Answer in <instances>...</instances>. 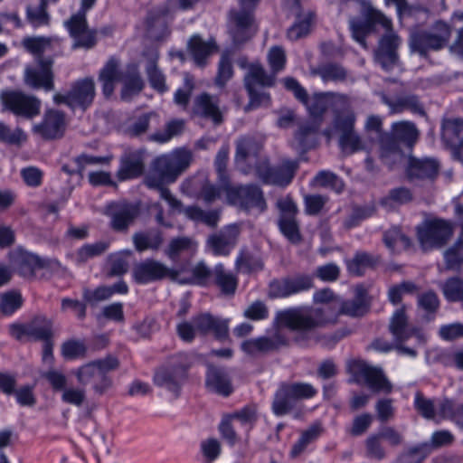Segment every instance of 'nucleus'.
Instances as JSON below:
<instances>
[{
  "instance_id": "nucleus-1",
  "label": "nucleus",
  "mask_w": 463,
  "mask_h": 463,
  "mask_svg": "<svg viewBox=\"0 0 463 463\" xmlns=\"http://www.w3.org/2000/svg\"><path fill=\"white\" fill-rule=\"evenodd\" d=\"M361 14L365 18L364 21L356 18L349 21L353 39L366 49V36L373 25H381L385 33L379 42L375 59L384 70H390L396 61V49L401 44L400 37L392 30V20L367 2L362 3Z\"/></svg>"
},
{
  "instance_id": "nucleus-2",
  "label": "nucleus",
  "mask_w": 463,
  "mask_h": 463,
  "mask_svg": "<svg viewBox=\"0 0 463 463\" xmlns=\"http://www.w3.org/2000/svg\"><path fill=\"white\" fill-rule=\"evenodd\" d=\"M316 303H330L323 307H295L278 313L279 326L288 327L298 331H309L317 327L334 323L337 317L336 308L340 300L329 288L315 292L313 297Z\"/></svg>"
},
{
  "instance_id": "nucleus-3",
  "label": "nucleus",
  "mask_w": 463,
  "mask_h": 463,
  "mask_svg": "<svg viewBox=\"0 0 463 463\" xmlns=\"http://www.w3.org/2000/svg\"><path fill=\"white\" fill-rule=\"evenodd\" d=\"M283 82L285 88L293 91L295 97L306 105L313 118L322 117L328 108H332L335 118L338 114H344L352 108L351 100L345 95L328 92L316 94L307 99L306 90L296 80L286 78Z\"/></svg>"
},
{
  "instance_id": "nucleus-4",
  "label": "nucleus",
  "mask_w": 463,
  "mask_h": 463,
  "mask_svg": "<svg viewBox=\"0 0 463 463\" xmlns=\"http://www.w3.org/2000/svg\"><path fill=\"white\" fill-rule=\"evenodd\" d=\"M180 175L170 154L158 156L153 164V169L146 175L145 184L151 189L159 191L160 197L169 205L168 214L181 211V203L165 187L174 183Z\"/></svg>"
},
{
  "instance_id": "nucleus-5",
  "label": "nucleus",
  "mask_w": 463,
  "mask_h": 463,
  "mask_svg": "<svg viewBox=\"0 0 463 463\" xmlns=\"http://www.w3.org/2000/svg\"><path fill=\"white\" fill-rule=\"evenodd\" d=\"M419 137L416 126L411 121L394 122L391 128V133L381 136L379 147L380 158L389 167H393L402 159V153L398 142L411 146Z\"/></svg>"
},
{
  "instance_id": "nucleus-6",
  "label": "nucleus",
  "mask_w": 463,
  "mask_h": 463,
  "mask_svg": "<svg viewBox=\"0 0 463 463\" xmlns=\"http://www.w3.org/2000/svg\"><path fill=\"white\" fill-rule=\"evenodd\" d=\"M390 331L393 336L395 348L404 355L415 357L416 348L425 342L424 335L408 324L404 308L397 309L390 322Z\"/></svg>"
},
{
  "instance_id": "nucleus-7",
  "label": "nucleus",
  "mask_w": 463,
  "mask_h": 463,
  "mask_svg": "<svg viewBox=\"0 0 463 463\" xmlns=\"http://www.w3.org/2000/svg\"><path fill=\"white\" fill-rule=\"evenodd\" d=\"M355 121L353 108L333 118V128L339 134V147L345 155L369 149L367 142L354 130Z\"/></svg>"
},
{
  "instance_id": "nucleus-8",
  "label": "nucleus",
  "mask_w": 463,
  "mask_h": 463,
  "mask_svg": "<svg viewBox=\"0 0 463 463\" xmlns=\"http://www.w3.org/2000/svg\"><path fill=\"white\" fill-rule=\"evenodd\" d=\"M452 28L446 23L439 21L428 30L411 37V47L421 56L430 52H438L445 48L451 37Z\"/></svg>"
},
{
  "instance_id": "nucleus-9",
  "label": "nucleus",
  "mask_w": 463,
  "mask_h": 463,
  "mask_svg": "<svg viewBox=\"0 0 463 463\" xmlns=\"http://www.w3.org/2000/svg\"><path fill=\"white\" fill-rule=\"evenodd\" d=\"M258 419L255 405L245 406L230 415L225 416L219 426L222 437L231 445L234 446L239 441L236 428H241L246 433L253 428Z\"/></svg>"
},
{
  "instance_id": "nucleus-10",
  "label": "nucleus",
  "mask_w": 463,
  "mask_h": 463,
  "mask_svg": "<svg viewBox=\"0 0 463 463\" xmlns=\"http://www.w3.org/2000/svg\"><path fill=\"white\" fill-rule=\"evenodd\" d=\"M241 9L230 14V33L235 43H241L255 33L251 10L258 0H238Z\"/></svg>"
},
{
  "instance_id": "nucleus-11",
  "label": "nucleus",
  "mask_w": 463,
  "mask_h": 463,
  "mask_svg": "<svg viewBox=\"0 0 463 463\" xmlns=\"http://www.w3.org/2000/svg\"><path fill=\"white\" fill-rule=\"evenodd\" d=\"M454 225L443 219L426 222L418 228V239L423 250L439 248L452 237Z\"/></svg>"
},
{
  "instance_id": "nucleus-12",
  "label": "nucleus",
  "mask_w": 463,
  "mask_h": 463,
  "mask_svg": "<svg viewBox=\"0 0 463 463\" xmlns=\"http://www.w3.org/2000/svg\"><path fill=\"white\" fill-rule=\"evenodd\" d=\"M227 201L231 204L238 205L245 210H256L261 213L266 208L262 192L256 185L233 186L225 184L222 186Z\"/></svg>"
},
{
  "instance_id": "nucleus-13",
  "label": "nucleus",
  "mask_w": 463,
  "mask_h": 463,
  "mask_svg": "<svg viewBox=\"0 0 463 463\" xmlns=\"http://www.w3.org/2000/svg\"><path fill=\"white\" fill-rule=\"evenodd\" d=\"M250 102V106L256 108L261 105H269V96L264 91H259L260 87L271 86L274 78L269 75L260 63H251L244 78Z\"/></svg>"
},
{
  "instance_id": "nucleus-14",
  "label": "nucleus",
  "mask_w": 463,
  "mask_h": 463,
  "mask_svg": "<svg viewBox=\"0 0 463 463\" xmlns=\"http://www.w3.org/2000/svg\"><path fill=\"white\" fill-rule=\"evenodd\" d=\"M184 355L173 359L166 366L161 367L154 376L155 383L177 396L181 385L185 379L187 364L184 363Z\"/></svg>"
},
{
  "instance_id": "nucleus-15",
  "label": "nucleus",
  "mask_w": 463,
  "mask_h": 463,
  "mask_svg": "<svg viewBox=\"0 0 463 463\" xmlns=\"http://www.w3.org/2000/svg\"><path fill=\"white\" fill-rule=\"evenodd\" d=\"M96 0H81L80 11L65 22L71 36L75 40V46L90 48L95 43V33L87 26L85 13L95 4Z\"/></svg>"
},
{
  "instance_id": "nucleus-16",
  "label": "nucleus",
  "mask_w": 463,
  "mask_h": 463,
  "mask_svg": "<svg viewBox=\"0 0 463 463\" xmlns=\"http://www.w3.org/2000/svg\"><path fill=\"white\" fill-rule=\"evenodd\" d=\"M5 107L14 115L33 118L40 114L41 100L22 91H6L1 95Z\"/></svg>"
},
{
  "instance_id": "nucleus-17",
  "label": "nucleus",
  "mask_w": 463,
  "mask_h": 463,
  "mask_svg": "<svg viewBox=\"0 0 463 463\" xmlns=\"http://www.w3.org/2000/svg\"><path fill=\"white\" fill-rule=\"evenodd\" d=\"M95 97V84L92 79H84L77 81L66 94H55L54 102L57 104L64 103L69 107L81 108L85 109L89 107Z\"/></svg>"
},
{
  "instance_id": "nucleus-18",
  "label": "nucleus",
  "mask_w": 463,
  "mask_h": 463,
  "mask_svg": "<svg viewBox=\"0 0 463 463\" xmlns=\"http://www.w3.org/2000/svg\"><path fill=\"white\" fill-rule=\"evenodd\" d=\"M298 167L297 161L286 160L278 168H270L266 161L256 166V174L266 184L288 185L293 179Z\"/></svg>"
},
{
  "instance_id": "nucleus-19",
  "label": "nucleus",
  "mask_w": 463,
  "mask_h": 463,
  "mask_svg": "<svg viewBox=\"0 0 463 463\" xmlns=\"http://www.w3.org/2000/svg\"><path fill=\"white\" fill-rule=\"evenodd\" d=\"M51 59H39L35 64L24 70V82L33 89H43L46 91L53 89V74Z\"/></svg>"
},
{
  "instance_id": "nucleus-20",
  "label": "nucleus",
  "mask_w": 463,
  "mask_h": 463,
  "mask_svg": "<svg viewBox=\"0 0 463 463\" xmlns=\"http://www.w3.org/2000/svg\"><path fill=\"white\" fill-rule=\"evenodd\" d=\"M52 322L45 317H36L30 323L24 325H12L10 334L13 337L23 340H50L52 335Z\"/></svg>"
},
{
  "instance_id": "nucleus-21",
  "label": "nucleus",
  "mask_w": 463,
  "mask_h": 463,
  "mask_svg": "<svg viewBox=\"0 0 463 463\" xmlns=\"http://www.w3.org/2000/svg\"><path fill=\"white\" fill-rule=\"evenodd\" d=\"M176 273L163 263L155 260H146L136 264L133 268V278L139 284H148L163 279H172Z\"/></svg>"
},
{
  "instance_id": "nucleus-22",
  "label": "nucleus",
  "mask_w": 463,
  "mask_h": 463,
  "mask_svg": "<svg viewBox=\"0 0 463 463\" xmlns=\"http://www.w3.org/2000/svg\"><path fill=\"white\" fill-rule=\"evenodd\" d=\"M138 203L126 202L112 203L108 205L106 214L111 220V227L116 231H124L138 216Z\"/></svg>"
},
{
  "instance_id": "nucleus-23",
  "label": "nucleus",
  "mask_w": 463,
  "mask_h": 463,
  "mask_svg": "<svg viewBox=\"0 0 463 463\" xmlns=\"http://www.w3.org/2000/svg\"><path fill=\"white\" fill-rule=\"evenodd\" d=\"M313 287L308 276H298L274 280L269 284V296L272 298H288L291 295L307 290Z\"/></svg>"
},
{
  "instance_id": "nucleus-24",
  "label": "nucleus",
  "mask_w": 463,
  "mask_h": 463,
  "mask_svg": "<svg viewBox=\"0 0 463 463\" xmlns=\"http://www.w3.org/2000/svg\"><path fill=\"white\" fill-rule=\"evenodd\" d=\"M239 234V225H228L218 233L211 235L207 240V245L214 255L227 256L235 247Z\"/></svg>"
},
{
  "instance_id": "nucleus-25",
  "label": "nucleus",
  "mask_w": 463,
  "mask_h": 463,
  "mask_svg": "<svg viewBox=\"0 0 463 463\" xmlns=\"http://www.w3.org/2000/svg\"><path fill=\"white\" fill-rule=\"evenodd\" d=\"M352 371L358 379L363 380L373 391L385 392L391 391V384L380 369L372 367L364 362H356L354 364Z\"/></svg>"
},
{
  "instance_id": "nucleus-26",
  "label": "nucleus",
  "mask_w": 463,
  "mask_h": 463,
  "mask_svg": "<svg viewBox=\"0 0 463 463\" xmlns=\"http://www.w3.org/2000/svg\"><path fill=\"white\" fill-rule=\"evenodd\" d=\"M33 130L46 139L60 137L65 130L64 115L54 109L47 110L43 121L34 125Z\"/></svg>"
},
{
  "instance_id": "nucleus-27",
  "label": "nucleus",
  "mask_w": 463,
  "mask_h": 463,
  "mask_svg": "<svg viewBox=\"0 0 463 463\" xmlns=\"http://www.w3.org/2000/svg\"><path fill=\"white\" fill-rule=\"evenodd\" d=\"M272 411L277 416L292 414L294 418L300 417L302 413L301 404L291 395L286 383H281L275 393Z\"/></svg>"
},
{
  "instance_id": "nucleus-28",
  "label": "nucleus",
  "mask_w": 463,
  "mask_h": 463,
  "mask_svg": "<svg viewBox=\"0 0 463 463\" xmlns=\"http://www.w3.org/2000/svg\"><path fill=\"white\" fill-rule=\"evenodd\" d=\"M192 111L194 115L210 118L214 124L222 121L218 99L207 93H202L194 99Z\"/></svg>"
},
{
  "instance_id": "nucleus-29",
  "label": "nucleus",
  "mask_w": 463,
  "mask_h": 463,
  "mask_svg": "<svg viewBox=\"0 0 463 463\" xmlns=\"http://www.w3.org/2000/svg\"><path fill=\"white\" fill-rule=\"evenodd\" d=\"M228 320L213 317L210 314H201L193 318L197 333L205 335L213 332L219 340H223L228 336L229 325Z\"/></svg>"
},
{
  "instance_id": "nucleus-30",
  "label": "nucleus",
  "mask_w": 463,
  "mask_h": 463,
  "mask_svg": "<svg viewBox=\"0 0 463 463\" xmlns=\"http://www.w3.org/2000/svg\"><path fill=\"white\" fill-rule=\"evenodd\" d=\"M144 160L145 152L143 150L127 153L121 159L118 171V179L124 181L141 175L144 171Z\"/></svg>"
},
{
  "instance_id": "nucleus-31",
  "label": "nucleus",
  "mask_w": 463,
  "mask_h": 463,
  "mask_svg": "<svg viewBox=\"0 0 463 463\" xmlns=\"http://www.w3.org/2000/svg\"><path fill=\"white\" fill-rule=\"evenodd\" d=\"M123 73L124 71H120V62L116 58H110L102 67L99 74V80L106 97L112 95L117 83L122 80Z\"/></svg>"
},
{
  "instance_id": "nucleus-32",
  "label": "nucleus",
  "mask_w": 463,
  "mask_h": 463,
  "mask_svg": "<svg viewBox=\"0 0 463 463\" xmlns=\"http://www.w3.org/2000/svg\"><path fill=\"white\" fill-rule=\"evenodd\" d=\"M439 171V164L431 158L410 157L407 174L411 179H432Z\"/></svg>"
},
{
  "instance_id": "nucleus-33",
  "label": "nucleus",
  "mask_w": 463,
  "mask_h": 463,
  "mask_svg": "<svg viewBox=\"0 0 463 463\" xmlns=\"http://www.w3.org/2000/svg\"><path fill=\"white\" fill-rule=\"evenodd\" d=\"M456 213L461 227V234L454 246L444 253L448 269L454 270L463 269V205L456 207Z\"/></svg>"
},
{
  "instance_id": "nucleus-34",
  "label": "nucleus",
  "mask_w": 463,
  "mask_h": 463,
  "mask_svg": "<svg viewBox=\"0 0 463 463\" xmlns=\"http://www.w3.org/2000/svg\"><path fill=\"white\" fill-rule=\"evenodd\" d=\"M10 261L13 266L19 269V271L24 275H32L33 271L42 267L41 260L23 250L22 248H16L9 253Z\"/></svg>"
},
{
  "instance_id": "nucleus-35",
  "label": "nucleus",
  "mask_w": 463,
  "mask_h": 463,
  "mask_svg": "<svg viewBox=\"0 0 463 463\" xmlns=\"http://www.w3.org/2000/svg\"><path fill=\"white\" fill-rule=\"evenodd\" d=\"M123 88L121 90V98L124 100H129L133 96L138 94L143 87L144 82L139 75L138 66L137 64H129L122 75Z\"/></svg>"
},
{
  "instance_id": "nucleus-36",
  "label": "nucleus",
  "mask_w": 463,
  "mask_h": 463,
  "mask_svg": "<svg viewBox=\"0 0 463 463\" xmlns=\"http://www.w3.org/2000/svg\"><path fill=\"white\" fill-rule=\"evenodd\" d=\"M225 184L229 183L226 180H221L220 187L216 188L214 185L211 184L203 175H199L188 182V185L191 190L195 192L199 189L198 196L208 203H213L219 198L221 192L225 193L222 189V186Z\"/></svg>"
},
{
  "instance_id": "nucleus-37",
  "label": "nucleus",
  "mask_w": 463,
  "mask_h": 463,
  "mask_svg": "<svg viewBox=\"0 0 463 463\" xmlns=\"http://www.w3.org/2000/svg\"><path fill=\"white\" fill-rule=\"evenodd\" d=\"M188 51L196 65L203 66L209 56L217 52V46L213 41H203L198 35H194L188 43Z\"/></svg>"
},
{
  "instance_id": "nucleus-38",
  "label": "nucleus",
  "mask_w": 463,
  "mask_h": 463,
  "mask_svg": "<svg viewBox=\"0 0 463 463\" xmlns=\"http://www.w3.org/2000/svg\"><path fill=\"white\" fill-rule=\"evenodd\" d=\"M146 59V71L151 86L160 91L164 92L167 90L165 84V76L158 70L156 61L158 60V52L156 49H150L144 53Z\"/></svg>"
},
{
  "instance_id": "nucleus-39",
  "label": "nucleus",
  "mask_w": 463,
  "mask_h": 463,
  "mask_svg": "<svg viewBox=\"0 0 463 463\" xmlns=\"http://www.w3.org/2000/svg\"><path fill=\"white\" fill-rule=\"evenodd\" d=\"M262 143L253 137H243L237 142L236 162L251 164L261 149Z\"/></svg>"
},
{
  "instance_id": "nucleus-40",
  "label": "nucleus",
  "mask_w": 463,
  "mask_h": 463,
  "mask_svg": "<svg viewBox=\"0 0 463 463\" xmlns=\"http://www.w3.org/2000/svg\"><path fill=\"white\" fill-rule=\"evenodd\" d=\"M367 307L366 292L362 287H358L355 289V297L354 299L345 302L340 301L339 311L337 313L351 317L363 316L366 312Z\"/></svg>"
},
{
  "instance_id": "nucleus-41",
  "label": "nucleus",
  "mask_w": 463,
  "mask_h": 463,
  "mask_svg": "<svg viewBox=\"0 0 463 463\" xmlns=\"http://www.w3.org/2000/svg\"><path fill=\"white\" fill-rule=\"evenodd\" d=\"M206 386L210 391L222 395H229L232 392V387L226 374L216 368H210L206 376Z\"/></svg>"
},
{
  "instance_id": "nucleus-42",
  "label": "nucleus",
  "mask_w": 463,
  "mask_h": 463,
  "mask_svg": "<svg viewBox=\"0 0 463 463\" xmlns=\"http://www.w3.org/2000/svg\"><path fill=\"white\" fill-rule=\"evenodd\" d=\"M197 250V243L191 238L180 237L173 239L166 250V254L171 260H176L182 255H193Z\"/></svg>"
},
{
  "instance_id": "nucleus-43",
  "label": "nucleus",
  "mask_w": 463,
  "mask_h": 463,
  "mask_svg": "<svg viewBox=\"0 0 463 463\" xmlns=\"http://www.w3.org/2000/svg\"><path fill=\"white\" fill-rule=\"evenodd\" d=\"M442 137L452 146L463 142V121L459 118L445 119L442 123Z\"/></svg>"
},
{
  "instance_id": "nucleus-44",
  "label": "nucleus",
  "mask_w": 463,
  "mask_h": 463,
  "mask_svg": "<svg viewBox=\"0 0 463 463\" xmlns=\"http://www.w3.org/2000/svg\"><path fill=\"white\" fill-rule=\"evenodd\" d=\"M315 21V14L308 11L298 15L295 24L288 30V37L296 41L308 34Z\"/></svg>"
},
{
  "instance_id": "nucleus-45",
  "label": "nucleus",
  "mask_w": 463,
  "mask_h": 463,
  "mask_svg": "<svg viewBox=\"0 0 463 463\" xmlns=\"http://www.w3.org/2000/svg\"><path fill=\"white\" fill-rule=\"evenodd\" d=\"M383 101L389 106L391 113L392 114L400 113L406 109L414 112L421 111V106L415 96H404L395 100H391L383 96Z\"/></svg>"
},
{
  "instance_id": "nucleus-46",
  "label": "nucleus",
  "mask_w": 463,
  "mask_h": 463,
  "mask_svg": "<svg viewBox=\"0 0 463 463\" xmlns=\"http://www.w3.org/2000/svg\"><path fill=\"white\" fill-rule=\"evenodd\" d=\"M184 213L190 220L201 222L211 227L216 226L220 219L218 211H203L196 206L187 207L184 210Z\"/></svg>"
},
{
  "instance_id": "nucleus-47",
  "label": "nucleus",
  "mask_w": 463,
  "mask_h": 463,
  "mask_svg": "<svg viewBox=\"0 0 463 463\" xmlns=\"http://www.w3.org/2000/svg\"><path fill=\"white\" fill-rule=\"evenodd\" d=\"M162 241L163 239L158 232H139L133 236L134 245L138 251L156 250L160 247Z\"/></svg>"
},
{
  "instance_id": "nucleus-48",
  "label": "nucleus",
  "mask_w": 463,
  "mask_h": 463,
  "mask_svg": "<svg viewBox=\"0 0 463 463\" xmlns=\"http://www.w3.org/2000/svg\"><path fill=\"white\" fill-rule=\"evenodd\" d=\"M383 241L388 249L393 252L405 250L410 247L409 238L404 236L398 228H392L384 233Z\"/></svg>"
},
{
  "instance_id": "nucleus-49",
  "label": "nucleus",
  "mask_w": 463,
  "mask_h": 463,
  "mask_svg": "<svg viewBox=\"0 0 463 463\" xmlns=\"http://www.w3.org/2000/svg\"><path fill=\"white\" fill-rule=\"evenodd\" d=\"M214 277L216 284L225 294H233L237 287L236 278L230 272H226L222 264L215 266Z\"/></svg>"
},
{
  "instance_id": "nucleus-50",
  "label": "nucleus",
  "mask_w": 463,
  "mask_h": 463,
  "mask_svg": "<svg viewBox=\"0 0 463 463\" xmlns=\"http://www.w3.org/2000/svg\"><path fill=\"white\" fill-rule=\"evenodd\" d=\"M274 343L268 337L249 339L241 344V350L250 355H255L272 350Z\"/></svg>"
},
{
  "instance_id": "nucleus-51",
  "label": "nucleus",
  "mask_w": 463,
  "mask_h": 463,
  "mask_svg": "<svg viewBox=\"0 0 463 463\" xmlns=\"http://www.w3.org/2000/svg\"><path fill=\"white\" fill-rule=\"evenodd\" d=\"M445 298L450 302L463 300V279L458 277L449 279L442 285Z\"/></svg>"
},
{
  "instance_id": "nucleus-52",
  "label": "nucleus",
  "mask_w": 463,
  "mask_h": 463,
  "mask_svg": "<svg viewBox=\"0 0 463 463\" xmlns=\"http://www.w3.org/2000/svg\"><path fill=\"white\" fill-rule=\"evenodd\" d=\"M109 248V243L98 241L93 244L82 246L76 253L75 261L79 264L86 262L88 260L102 254Z\"/></svg>"
},
{
  "instance_id": "nucleus-53",
  "label": "nucleus",
  "mask_w": 463,
  "mask_h": 463,
  "mask_svg": "<svg viewBox=\"0 0 463 463\" xmlns=\"http://www.w3.org/2000/svg\"><path fill=\"white\" fill-rule=\"evenodd\" d=\"M313 184L331 188L340 193L344 188L342 180L330 171H320L313 179Z\"/></svg>"
},
{
  "instance_id": "nucleus-54",
  "label": "nucleus",
  "mask_w": 463,
  "mask_h": 463,
  "mask_svg": "<svg viewBox=\"0 0 463 463\" xmlns=\"http://www.w3.org/2000/svg\"><path fill=\"white\" fill-rule=\"evenodd\" d=\"M463 405H456L449 400H444L437 404L436 420L451 418L459 420L463 417Z\"/></svg>"
},
{
  "instance_id": "nucleus-55",
  "label": "nucleus",
  "mask_w": 463,
  "mask_h": 463,
  "mask_svg": "<svg viewBox=\"0 0 463 463\" xmlns=\"http://www.w3.org/2000/svg\"><path fill=\"white\" fill-rule=\"evenodd\" d=\"M184 128V121L182 119H174L168 122L165 126V129L163 132H158L151 136L150 139L159 142L165 143L172 137L181 134Z\"/></svg>"
},
{
  "instance_id": "nucleus-56",
  "label": "nucleus",
  "mask_w": 463,
  "mask_h": 463,
  "mask_svg": "<svg viewBox=\"0 0 463 463\" xmlns=\"http://www.w3.org/2000/svg\"><path fill=\"white\" fill-rule=\"evenodd\" d=\"M414 406L422 417L429 420H436L437 404L432 400L424 397L420 392L415 394Z\"/></svg>"
},
{
  "instance_id": "nucleus-57",
  "label": "nucleus",
  "mask_w": 463,
  "mask_h": 463,
  "mask_svg": "<svg viewBox=\"0 0 463 463\" xmlns=\"http://www.w3.org/2000/svg\"><path fill=\"white\" fill-rule=\"evenodd\" d=\"M46 4L41 1L37 6L27 7V19L33 27L47 25L49 24V14L46 12Z\"/></svg>"
},
{
  "instance_id": "nucleus-58",
  "label": "nucleus",
  "mask_w": 463,
  "mask_h": 463,
  "mask_svg": "<svg viewBox=\"0 0 463 463\" xmlns=\"http://www.w3.org/2000/svg\"><path fill=\"white\" fill-rule=\"evenodd\" d=\"M375 260L367 253H357L351 260L347 262V268L350 273L354 275H362L364 270L372 267Z\"/></svg>"
},
{
  "instance_id": "nucleus-59",
  "label": "nucleus",
  "mask_w": 463,
  "mask_h": 463,
  "mask_svg": "<svg viewBox=\"0 0 463 463\" xmlns=\"http://www.w3.org/2000/svg\"><path fill=\"white\" fill-rule=\"evenodd\" d=\"M279 229L290 241L298 242L300 240L298 226L293 216L281 215Z\"/></svg>"
},
{
  "instance_id": "nucleus-60",
  "label": "nucleus",
  "mask_w": 463,
  "mask_h": 463,
  "mask_svg": "<svg viewBox=\"0 0 463 463\" xmlns=\"http://www.w3.org/2000/svg\"><path fill=\"white\" fill-rule=\"evenodd\" d=\"M25 133L19 128L12 130L5 124L0 121V140L11 144L20 145L26 140Z\"/></svg>"
},
{
  "instance_id": "nucleus-61",
  "label": "nucleus",
  "mask_w": 463,
  "mask_h": 463,
  "mask_svg": "<svg viewBox=\"0 0 463 463\" xmlns=\"http://www.w3.org/2000/svg\"><path fill=\"white\" fill-rule=\"evenodd\" d=\"M367 455L374 459L382 460L386 457L385 449L383 446V439L380 435L373 434L369 436L365 441Z\"/></svg>"
},
{
  "instance_id": "nucleus-62",
  "label": "nucleus",
  "mask_w": 463,
  "mask_h": 463,
  "mask_svg": "<svg viewBox=\"0 0 463 463\" xmlns=\"http://www.w3.org/2000/svg\"><path fill=\"white\" fill-rule=\"evenodd\" d=\"M287 387L296 402L302 399H310L317 392L316 388L307 383H287Z\"/></svg>"
},
{
  "instance_id": "nucleus-63",
  "label": "nucleus",
  "mask_w": 463,
  "mask_h": 463,
  "mask_svg": "<svg viewBox=\"0 0 463 463\" xmlns=\"http://www.w3.org/2000/svg\"><path fill=\"white\" fill-rule=\"evenodd\" d=\"M22 306V297L17 292H9L2 296L0 301V312L4 315H11Z\"/></svg>"
},
{
  "instance_id": "nucleus-64",
  "label": "nucleus",
  "mask_w": 463,
  "mask_h": 463,
  "mask_svg": "<svg viewBox=\"0 0 463 463\" xmlns=\"http://www.w3.org/2000/svg\"><path fill=\"white\" fill-rule=\"evenodd\" d=\"M131 255L128 250L119 251L110 256L111 273L121 275L127 272L128 268V258Z\"/></svg>"
}]
</instances>
